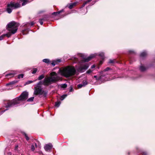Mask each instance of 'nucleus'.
Segmentation results:
<instances>
[{"mask_svg":"<svg viewBox=\"0 0 155 155\" xmlns=\"http://www.w3.org/2000/svg\"><path fill=\"white\" fill-rule=\"evenodd\" d=\"M28 93L27 92L25 91L23 92L21 95L18 98L13 99L9 101L8 104L6 106L7 108L12 107L16 104H19L21 101H24L28 98Z\"/></svg>","mask_w":155,"mask_h":155,"instance_id":"1","label":"nucleus"},{"mask_svg":"<svg viewBox=\"0 0 155 155\" xmlns=\"http://www.w3.org/2000/svg\"><path fill=\"white\" fill-rule=\"evenodd\" d=\"M58 72L61 75L68 77L74 75L76 71L74 67L68 66L63 69H59Z\"/></svg>","mask_w":155,"mask_h":155,"instance_id":"2","label":"nucleus"},{"mask_svg":"<svg viewBox=\"0 0 155 155\" xmlns=\"http://www.w3.org/2000/svg\"><path fill=\"white\" fill-rule=\"evenodd\" d=\"M19 25L17 23L14 21L9 23L8 25L7 30L9 31L8 33L5 34V36L9 37L11 36L12 34H15L17 31Z\"/></svg>","mask_w":155,"mask_h":155,"instance_id":"3","label":"nucleus"},{"mask_svg":"<svg viewBox=\"0 0 155 155\" xmlns=\"http://www.w3.org/2000/svg\"><path fill=\"white\" fill-rule=\"evenodd\" d=\"M20 6L21 5L18 3L11 2L7 4L6 11L8 13H10L13 9H16L20 7Z\"/></svg>","mask_w":155,"mask_h":155,"instance_id":"4","label":"nucleus"},{"mask_svg":"<svg viewBox=\"0 0 155 155\" xmlns=\"http://www.w3.org/2000/svg\"><path fill=\"white\" fill-rule=\"evenodd\" d=\"M41 81H40L38 83L36 86L35 87V91L34 94L35 95H38L39 94H42L44 92L41 88Z\"/></svg>","mask_w":155,"mask_h":155,"instance_id":"5","label":"nucleus"},{"mask_svg":"<svg viewBox=\"0 0 155 155\" xmlns=\"http://www.w3.org/2000/svg\"><path fill=\"white\" fill-rule=\"evenodd\" d=\"M50 75V77L53 83H55L61 79L60 77L58 76L57 74L54 72H51Z\"/></svg>","mask_w":155,"mask_h":155,"instance_id":"6","label":"nucleus"},{"mask_svg":"<svg viewBox=\"0 0 155 155\" xmlns=\"http://www.w3.org/2000/svg\"><path fill=\"white\" fill-rule=\"evenodd\" d=\"M52 83H53L52 81V80L50 76L48 77H47L45 78L44 79L43 83L41 82L42 84H43L45 86H48Z\"/></svg>","mask_w":155,"mask_h":155,"instance_id":"7","label":"nucleus"},{"mask_svg":"<svg viewBox=\"0 0 155 155\" xmlns=\"http://www.w3.org/2000/svg\"><path fill=\"white\" fill-rule=\"evenodd\" d=\"M89 67L88 64L86 63L84 64L81 65L77 69L78 71L83 72L85 70L87 69Z\"/></svg>","mask_w":155,"mask_h":155,"instance_id":"8","label":"nucleus"},{"mask_svg":"<svg viewBox=\"0 0 155 155\" xmlns=\"http://www.w3.org/2000/svg\"><path fill=\"white\" fill-rule=\"evenodd\" d=\"M95 54H91L89 56L86 58L84 57V55L83 54H80V56L82 57L84 59V62H87L90 60L92 58L95 56Z\"/></svg>","mask_w":155,"mask_h":155,"instance_id":"9","label":"nucleus"},{"mask_svg":"<svg viewBox=\"0 0 155 155\" xmlns=\"http://www.w3.org/2000/svg\"><path fill=\"white\" fill-rule=\"evenodd\" d=\"M17 71H13L12 73L7 74L6 75V77H12L14 76V75L17 74Z\"/></svg>","mask_w":155,"mask_h":155,"instance_id":"10","label":"nucleus"},{"mask_svg":"<svg viewBox=\"0 0 155 155\" xmlns=\"http://www.w3.org/2000/svg\"><path fill=\"white\" fill-rule=\"evenodd\" d=\"M61 61L60 59H58L56 60H54L52 61L51 63V64L53 66H54L55 65L59 63Z\"/></svg>","mask_w":155,"mask_h":155,"instance_id":"11","label":"nucleus"},{"mask_svg":"<svg viewBox=\"0 0 155 155\" xmlns=\"http://www.w3.org/2000/svg\"><path fill=\"white\" fill-rule=\"evenodd\" d=\"M52 146H45L44 148L45 150L48 152H49L51 150Z\"/></svg>","mask_w":155,"mask_h":155,"instance_id":"12","label":"nucleus"},{"mask_svg":"<svg viewBox=\"0 0 155 155\" xmlns=\"http://www.w3.org/2000/svg\"><path fill=\"white\" fill-rule=\"evenodd\" d=\"M31 1H29V0H20V2H22V6L25 5L27 3L30 2Z\"/></svg>","mask_w":155,"mask_h":155,"instance_id":"13","label":"nucleus"},{"mask_svg":"<svg viewBox=\"0 0 155 155\" xmlns=\"http://www.w3.org/2000/svg\"><path fill=\"white\" fill-rule=\"evenodd\" d=\"M77 4V3L76 2H74L73 3H72L69 5V6H68V8L70 9H71L74 6L76 5Z\"/></svg>","mask_w":155,"mask_h":155,"instance_id":"14","label":"nucleus"},{"mask_svg":"<svg viewBox=\"0 0 155 155\" xmlns=\"http://www.w3.org/2000/svg\"><path fill=\"white\" fill-rule=\"evenodd\" d=\"M43 62L47 63H51L50 61L48 59H45L43 60Z\"/></svg>","mask_w":155,"mask_h":155,"instance_id":"15","label":"nucleus"},{"mask_svg":"<svg viewBox=\"0 0 155 155\" xmlns=\"http://www.w3.org/2000/svg\"><path fill=\"white\" fill-rule=\"evenodd\" d=\"M147 55V53L146 52H142L140 54V56L141 57H143L146 56Z\"/></svg>","mask_w":155,"mask_h":155,"instance_id":"16","label":"nucleus"},{"mask_svg":"<svg viewBox=\"0 0 155 155\" xmlns=\"http://www.w3.org/2000/svg\"><path fill=\"white\" fill-rule=\"evenodd\" d=\"M146 68L143 66H140V70L141 71H143L145 70Z\"/></svg>","mask_w":155,"mask_h":155,"instance_id":"17","label":"nucleus"},{"mask_svg":"<svg viewBox=\"0 0 155 155\" xmlns=\"http://www.w3.org/2000/svg\"><path fill=\"white\" fill-rule=\"evenodd\" d=\"M63 10H61L60 11H58V12H54L53 13V14L55 15H57L58 14H59L60 13H61L62 12H63Z\"/></svg>","mask_w":155,"mask_h":155,"instance_id":"18","label":"nucleus"},{"mask_svg":"<svg viewBox=\"0 0 155 155\" xmlns=\"http://www.w3.org/2000/svg\"><path fill=\"white\" fill-rule=\"evenodd\" d=\"M14 83V82H11L8 84H7L6 86L7 87L8 86H9L10 87H12V85Z\"/></svg>","mask_w":155,"mask_h":155,"instance_id":"19","label":"nucleus"},{"mask_svg":"<svg viewBox=\"0 0 155 155\" xmlns=\"http://www.w3.org/2000/svg\"><path fill=\"white\" fill-rule=\"evenodd\" d=\"M92 0H87V1L85 2L82 6V7H83L85 6V5L88 2H91Z\"/></svg>","mask_w":155,"mask_h":155,"instance_id":"20","label":"nucleus"},{"mask_svg":"<svg viewBox=\"0 0 155 155\" xmlns=\"http://www.w3.org/2000/svg\"><path fill=\"white\" fill-rule=\"evenodd\" d=\"M67 96V95L66 94L62 95L61 97L60 100L61 101L63 100Z\"/></svg>","mask_w":155,"mask_h":155,"instance_id":"21","label":"nucleus"},{"mask_svg":"<svg viewBox=\"0 0 155 155\" xmlns=\"http://www.w3.org/2000/svg\"><path fill=\"white\" fill-rule=\"evenodd\" d=\"M45 77L44 75L43 74L41 75L38 78V80H41L43 79Z\"/></svg>","mask_w":155,"mask_h":155,"instance_id":"22","label":"nucleus"},{"mask_svg":"<svg viewBox=\"0 0 155 155\" xmlns=\"http://www.w3.org/2000/svg\"><path fill=\"white\" fill-rule=\"evenodd\" d=\"M60 104H61L60 102L59 101V102H57L55 104V106L58 107L60 106Z\"/></svg>","mask_w":155,"mask_h":155,"instance_id":"23","label":"nucleus"},{"mask_svg":"<svg viewBox=\"0 0 155 155\" xmlns=\"http://www.w3.org/2000/svg\"><path fill=\"white\" fill-rule=\"evenodd\" d=\"M34 97H31L27 100V101H33V100L34 99Z\"/></svg>","mask_w":155,"mask_h":155,"instance_id":"24","label":"nucleus"},{"mask_svg":"<svg viewBox=\"0 0 155 155\" xmlns=\"http://www.w3.org/2000/svg\"><path fill=\"white\" fill-rule=\"evenodd\" d=\"M61 87L63 88H65L67 87V85L65 84H62L61 85Z\"/></svg>","mask_w":155,"mask_h":155,"instance_id":"25","label":"nucleus"},{"mask_svg":"<svg viewBox=\"0 0 155 155\" xmlns=\"http://www.w3.org/2000/svg\"><path fill=\"white\" fill-rule=\"evenodd\" d=\"M23 76L24 75L23 74H21L18 75V78L19 79L22 78L23 77Z\"/></svg>","mask_w":155,"mask_h":155,"instance_id":"26","label":"nucleus"},{"mask_svg":"<svg viewBox=\"0 0 155 155\" xmlns=\"http://www.w3.org/2000/svg\"><path fill=\"white\" fill-rule=\"evenodd\" d=\"M87 83L86 81H84L83 82L82 84H83L84 86H85L86 85H87Z\"/></svg>","mask_w":155,"mask_h":155,"instance_id":"27","label":"nucleus"},{"mask_svg":"<svg viewBox=\"0 0 155 155\" xmlns=\"http://www.w3.org/2000/svg\"><path fill=\"white\" fill-rule=\"evenodd\" d=\"M36 81V80H34V81H28L27 83H26V84H31L34 82H35V81Z\"/></svg>","mask_w":155,"mask_h":155,"instance_id":"28","label":"nucleus"},{"mask_svg":"<svg viewBox=\"0 0 155 155\" xmlns=\"http://www.w3.org/2000/svg\"><path fill=\"white\" fill-rule=\"evenodd\" d=\"M99 55L102 57V58L103 59L104 58V53L103 52H101V53H100L99 54Z\"/></svg>","mask_w":155,"mask_h":155,"instance_id":"29","label":"nucleus"},{"mask_svg":"<svg viewBox=\"0 0 155 155\" xmlns=\"http://www.w3.org/2000/svg\"><path fill=\"white\" fill-rule=\"evenodd\" d=\"M24 135L25 136V137L26 138V140H29V138L28 137V136L27 135L25 134V133H24Z\"/></svg>","mask_w":155,"mask_h":155,"instance_id":"30","label":"nucleus"},{"mask_svg":"<svg viewBox=\"0 0 155 155\" xmlns=\"http://www.w3.org/2000/svg\"><path fill=\"white\" fill-rule=\"evenodd\" d=\"M37 71V68H35L33 70L32 72V73L33 74H35L36 72Z\"/></svg>","mask_w":155,"mask_h":155,"instance_id":"31","label":"nucleus"},{"mask_svg":"<svg viewBox=\"0 0 155 155\" xmlns=\"http://www.w3.org/2000/svg\"><path fill=\"white\" fill-rule=\"evenodd\" d=\"M83 86H84L83 84H79L78 85V88H80L82 87Z\"/></svg>","mask_w":155,"mask_h":155,"instance_id":"32","label":"nucleus"},{"mask_svg":"<svg viewBox=\"0 0 155 155\" xmlns=\"http://www.w3.org/2000/svg\"><path fill=\"white\" fill-rule=\"evenodd\" d=\"M115 61V60H110L109 61V63H114Z\"/></svg>","mask_w":155,"mask_h":155,"instance_id":"33","label":"nucleus"},{"mask_svg":"<svg viewBox=\"0 0 155 155\" xmlns=\"http://www.w3.org/2000/svg\"><path fill=\"white\" fill-rule=\"evenodd\" d=\"M5 36V35H3L0 36V40H2L3 39L4 37Z\"/></svg>","mask_w":155,"mask_h":155,"instance_id":"34","label":"nucleus"},{"mask_svg":"<svg viewBox=\"0 0 155 155\" xmlns=\"http://www.w3.org/2000/svg\"><path fill=\"white\" fill-rule=\"evenodd\" d=\"M110 69V68L109 67H107L105 69H104V71H108Z\"/></svg>","mask_w":155,"mask_h":155,"instance_id":"35","label":"nucleus"},{"mask_svg":"<svg viewBox=\"0 0 155 155\" xmlns=\"http://www.w3.org/2000/svg\"><path fill=\"white\" fill-rule=\"evenodd\" d=\"M92 71L90 69H89L87 71V74H90Z\"/></svg>","mask_w":155,"mask_h":155,"instance_id":"36","label":"nucleus"},{"mask_svg":"<svg viewBox=\"0 0 155 155\" xmlns=\"http://www.w3.org/2000/svg\"><path fill=\"white\" fill-rule=\"evenodd\" d=\"M32 147H31V149L32 151H34L35 150V146H31Z\"/></svg>","mask_w":155,"mask_h":155,"instance_id":"37","label":"nucleus"},{"mask_svg":"<svg viewBox=\"0 0 155 155\" xmlns=\"http://www.w3.org/2000/svg\"><path fill=\"white\" fill-rule=\"evenodd\" d=\"M39 22H40V24L41 25H43V22L41 20H40L39 21Z\"/></svg>","mask_w":155,"mask_h":155,"instance_id":"38","label":"nucleus"},{"mask_svg":"<svg viewBox=\"0 0 155 155\" xmlns=\"http://www.w3.org/2000/svg\"><path fill=\"white\" fill-rule=\"evenodd\" d=\"M95 67V66L94 65H92L91 67V68H94Z\"/></svg>","mask_w":155,"mask_h":155,"instance_id":"39","label":"nucleus"},{"mask_svg":"<svg viewBox=\"0 0 155 155\" xmlns=\"http://www.w3.org/2000/svg\"><path fill=\"white\" fill-rule=\"evenodd\" d=\"M52 144L51 143H48V144H46V145H48V146H49V145H52Z\"/></svg>","mask_w":155,"mask_h":155,"instance_id":"40","label":"nucleus"},{"mask_svg":"<svg viewBox=\"0 0 155 155\" xmlns=\"http://www.w3.org/2000/svg\"><path fill=\"white\" fill-rule=\"evenodd\" d=\"M34 24V23L33 22H31V25H33Z\"/></svg>","mask_w":155,"mask_h":155,"instance_id":"41","label":"nucleus"},{"mask_svg":"<svg viewBox=\"0 0 155 155\" xmlns=\"http://www.w3.org/2000/svg\"><path fill=\"white\" fill-rule=\"evenodd\" d=\"M25 31L23 30L22 32V33L23 35H25V34L24 33Z\"/></svg>","mask_w":155,"mask_h":155,"instance_id":"42","label":"nucleus"},{"mask_svg":"<svg viewBox=\"0 0 155 155\" xmlns=\"http://www.w3.org/2000/svg\"><path fill=\"white\" fill-rule=\"evenodd\" d=\"M97 76H94V78H97Z\"/></svg>","mask_w":155,"mask_h":155,"instance_id":"43","label":"nucleus"},{"mask_svg":"<svg viewBox=\"0 0 155 155\" xmlns=\"http://www.w3.org/2000/svg\"><path fill=\"white\" fill-rule=\"evenodd\" d=\"M131 52H132V51H129V53H131Z\"/></svg>","mask_w":155,"mask_h":155,"instance_id":"44","label":"nucleus"},{"mask_svg":"<svg viewBox=\"0 0 155 155\" xmlns=\"http://www.w3.org/2000/svg\"><path fill=\"white\" fill-rule=\"evenodd\" d=\"M7 90H9V89H11V88L10 89L9 88H7Z\"/></svg>","mask_w":155,"mask_h":155,"instance_id":"45","label":"nucleus"},{"mask_svg":"<svg viewBox=\"0 0 155 155\" xmlns=\"http://www.w3.org/2000/svg\"><path fill=\"white\" fill-rule=\"evenodd\" d=\"M72 90V89H71L70 90V91H71V90Z\"/></svg>","mask_w":155,"mask_h":155,"instance_id":"46","label":"nucleus"},{"mask_svg":"<svg viewBox=\"0 0 155 155\" xmlns=\"http://www.w3.org/2000/svg\"><path fill=\"white\" fill-rule=\"evenodd\" d=\"M102 61H100V64H102Z\"/></svg>","mask_w":155,"mask_h":155,"instance_id":"47","label":"nucleus"},{"mask_svg":"<svg viewBox=\"0 0 155 155\" xmlns=\"http://www.w3.org/2000/svg\"><path fill=\"white\" fill-rule=\"evenodd\" d=\"M7 110V109H6L4 111H3V112H4L5 110Z\"/></svg>","mask_w":155,"mask_h":155,"instance_id":"48","label":"nucleus"},{"mask_svg":"<svg viewBox=\"0 0 155 155\" xmlns=\"http://www.w3.org/2000/svg\"><path fill=\"white\" fill-rule=\"evenodd\" d=\"M37 145V143H35V145L36 146V145Z\"/></svg>","mask_w":155,"mask_h":155,"instance_id":"49","label":"nucleus"},{"mask_svg":"<svg viewBox=\"0 0 155 155\" xmlns=\"http://www.w3.org/2000/svg\"><path fill=\"white\" fill-rule=\"evenodd\" d=\"M17 147H18V146H17L15 147V148H16V149L17 148Z\"/></svg>","mask_w":155,"mask_h":155,"instance_id":"50","label":"nucleus"},{"mask_svg":"<svg viewBox=\"0 0 155 155\" xmlns=\"http://www.w3.org/2000/svg\"><path fill=\"white\" fill-rule=\"evenodd\" d=\"M38 144L39 145V144L38 143Z\"/></svg>","mask_w":155,"mask_h":155,"instance_id":"51","label":"nucleus"}]
</instances>
